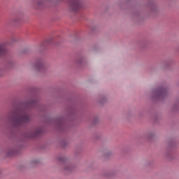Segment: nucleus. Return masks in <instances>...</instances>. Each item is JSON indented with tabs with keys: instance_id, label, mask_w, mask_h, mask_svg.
<instances>
[{
	"instance_id": "nucleus-1",
	"label": "nucleus",
	"mask_w": 179,
	"mask_h": 179,
	"mask_svg": "<svg viewBox=\"0 0 179 179\" xmlns=\"http://www.w3.org/2000/svg\"><path fill=\"white\" fill-rule=\"evenodd\" d=\"M31 121V115L24 109L12 110L7 115L6 124L19 126Z\"/></svg>"
},
{
	"instance_id": "nucleus-2",
	"label": "nucleus",
	"mask_w": 179,
	"mask_h": 179,
	"mask_svg": "<svg viewBox=\"0 0 179 179\" xmlns=\"http://www.w3.org/2000/svg\"><path fill=\"white\" fill-rule=\"evenodd\" d=\"M167 94V89L164 87L155 88L150 92V96L155 100H163Z\"/></svg>"
},
{
	"instance_id": "nucleus-3",
	"label": "nucleus",
	"mask_w": 179,
	"mask_h": 179,
	"mask_svg": "<svg viewBox=\"0 0 179 179\" xmlns=\"http://www.w3.org/2000/svg\"><path fill=\"white\" fill-rule=\"evenodd\" d=\"M86 2L85 0H70L69 2V10L71 12H77L79 9L85 8Z\"/></svg>"
},
{
	"instance_id": "nucleus-4",
	"label": "nucleus",
	"mask_w": 179,
	"mask_h": 179,
	"mask_svg": "<svg viewBox=\"0 0 179 179\" xmlns=\"http://www.w3.org/2000/svg\"><path fill=\"white\" fill-rule=\"evenodd\" d=\"M43 134V127H38L30 129L26 134L25 137L31 138H37L38 135H41Z\"/></svg>"
},
{
	"instance_id": "nucleus-5",
	"label": "nucleus",
	"mask_w": 179,
	"mask_h": 179,
	"mask_svg": "<svg viewBox=\"0 0 179 179\" xmlns=\"http://www.w3.org/2000/svg\"><path fill=\"white\" fill-rule=\"evenodd\" d=\"M34 68L38 72H45L48 69V64L43 60H38L34 64Z\"/></svg>"
},
{
	"instance_id": "nucleus-6",
	"label": "nucleus",
	"mask_w": 179,
	"mask_h": 179,
	"mask_svg": "<svg viewBox=\"0 0 179 179\" xmlns=\"http://www.w3.org/2000/svg\"><path fill=\"white\" fill-rule=\"evenodd\" d=\"M36 106H37V98L35 96L28 98L24 103L25 108H33L36 107Z\"/></svg>"
},
{
	"instance_id": "nucleus-7",
	"label": "nucleus",
	"mask_w": 179,
	"mask_h": 179,
	"mask_svg": "<svg viewBox=\"0 0 179 179\" xmlns=\"http://www.w3.org/2000/svg\"><path fill=\"white\" fill-rule=\"evenodd\" d=\"M12 43H16L15 38H11V42L0 43V58L6 54V44H12Z\"/></svg>"
},
{
	"instance_id": "nucleus-8",
	"label": "nucleus",
	"mask_w": 179,
	"mask_h": 179,
	"mask_svg": "<svg viewBox=\"0 0 179 179\" xmlns=\"http://www.w3.org/2000/svg\"><path fill=\"white\" fill-rule=\"evenodd\" d=\"M64 122H65V119L64 117H60L55 121V125L59 129L62 125H64Z\"/></svg>"
},
{
	"instance_id": "nucleus-9",
	"label": "nucleus",
	"mask_w": 179,
	"mask_h": 179,
	"mask_svg": "<svg viewBox=\"0 0 179 179\" xmlns=\"http://www.w3.org/2000/svg\"><path fill=\"white\" fill-rule=\"evenodd\" d=\"M64 171H66L67 173H69L72 171V166L69 164H65L63 167Z\"/></svg>"
},
{
	"instance_id": "nucleus-10",
	"label": "nucleus",
	"mask_w": 179,
	"mask_h": 179,
	"mask_svg": "<svg viewBox=\"0 0 179 179\" xmlns=\"http://www.w3.org/2000/svg\"><path fill=\"white\" fill-rule=\"evenodd\" d=\"M76 62L78 65H82L85 62V57H79Z\"/></svg>"
},
{
	"instance_id": "nucleus-11",
	"label": "nucleus",
	"mask_w": 179,
	"mask_h": 179,
	"mask_svg": "<svg viewBox=\"0 0 179 179\" xmlns=\"http://www.w3.org/2000/svg\"><path fill=\"white\" fill-rule=\"evenodd\" d=\"M21 20H22V17L20 16H16L13 19V22L14 23H19V22H20Z\"/></svg>"
},
{
	"instance_id": "nucleus-12",
	"label": "nucleus",
	"mask_w": 179,
	"mask_h": 179,
	"mask_svg": "<svg viewBox=\"0 0 179 179\" xmlns=\"http://www.w3.org/2000/svg\"><path fill=\"white\" fill-rule=\"evenodd\" d=\"M45 3V1L38 0L37 1V6H39V7L44 6Z\"/></svg>"
},
{
	"instance_id": "nucleus-13",
	"label": "nucleus",
	"mask_w": 179,
	"mask_h": 179,
	"mask_svg": "<svg viewBox=\"0 0 179 179\" xmlns=\"http://www.w3.org/2000/svg\"><path fill=\"white\" fill-rule=\"evenodd\" d=\"M106 101H107V96H102L100 99V102L106 103Z\"/></svg>"
},
{
	"instance_id": "nucleus-14",
	"label": "nucleus",
	"mask_w": 179,
	"mask_h": 179,
	"mask_svg": "<svg viewBox=\"0 0 179 179\" xmlns=\"http://www.w3.org/2000/svg\"><path fill=\"white\" fill-rule=\"evenodd\" d=\"M4 73H5V68L0 67V76H2Z\"/></svg>"
},
{
	"instance_id": "nucleus-15",
	"label": "nucleus",
	"mask_w": 179,
	"mask_h": 179,
	"mask_svg": "<svg viewBox=\"0 0 179 179\" xmlns=\"http://www.w3.org/2000/svg\"><path fill=\"white\" fill-rule=\"evenodd\" d=\"M59 162H66V158L65 157H59L58 158Z\"/></svg>"
},
{
	"instance_id": "nucleus-16",
	"label": "nucleus",
	"mask_w": 179,
	"mask_h": 179,
	"mask_svg": "<svg viewBox=\"0 0 179 179\" xmlns=\"http://www.w3.org/2000/svg\"><path fill=\"white\" fill-rule=\"evenodd\" d=\"M148 138H150V139H152V138H155V133H150L148 135Z\"/></svg>"
},
{
	"instance_id": "nucleus-17",
	"label": "nucleus",
	"mask_w": 179,
	"mask_h": 179,
	"mask_svg": "<svg viewBox=\"0 0 179 179\" xmlns=\"http://www.w3.org/2000/svg\"><path fill=\"white\" fill-rule=\"evenodd\" d=\"M177 107H179V100L177 101L173 105V108H177Z\"/></svg>"
},
{
	"instance_id": "nucleus-18",
	"label": "nucleus",
	"mask_w": 179,
	"mask_h": 179,
	"mask_svg": "<svg viewBox=\"0 0 179 179\" xmlns=\"http://www.w3.org/2000/svg\"><path fill=\"white\" fill-rule=\"evenodd\" d=\"M151 10H152V12H157V8H156V6H153Z\"/></svg>"
},
{
	"instance_id": "nucleus-19",
	"label": "nucleus",
	"mask_w": 179,
	"mask_h": 179,
	"mask_svg": "<svg viewBox=\"0 0 179 179\" xmlns=\"http://www.w3.org/2000/svg\"><path fill=\"white\" fill-rule=\"evenodd\" d=\"M31 163H32L33 164H37V163H38V160L34 159V160H33V161L31 162Z\"/></svg>"
},
{
	"instance_id": "nucleus-20",
	"label": "nucleus",
	"mask_w": 179,
	"mask_h": 179,
	"mask_svg": "<svg viewBox=\"0 0 179 179\" xmlns=\"http://www.w3.org/2000/svg\"><path fill=\"white\" fill-rule=\"evenodd\" d=\"M94 124H96V122H99V117H95L94 119Z\"/></svg>"
},
{
	"instance_id": "nucleus-21",
	"label": "nucleus",
	"mask_w": 179,
	"mask_h": 179,
	"mask_svg": "<svg viewBox=\"0 0 179 179\" xmlns=\"http://www.w3.org/2000/svg\"><path fill=\"white\" fill-rule=\"evenodd\" d=\"M108 155H111V152L110 151H108Z\"/></svg>"
},
{
	"instance_id": "nucleus-22",
	"label": "nucleus",
	"mask_w": 179,
	"mask_h": 179,
	"mask_svg": "<svg viewBox=\"0 0 179 179\" xmlns=\"http://www.w3.org/2000/svg\"><path fill=\"white\" fill-rule=\"evenodd\" d=\"M177 50H178V51H179V46L178 47Z\"/></svg>"
},
{
	"instance_id": "nucleus-23",
	"label": "nucleus",
	"mask_w": 179,
	"mask_h": 179,
	"mask_svg": "<svg viewBox=\"0 0 179 179\" xmlns=\"http://www.w3.org/2000/svg\"><path fill=\"white\" fill-rule=\"evenodd\" d=\"M0 173H1V170H0Z\"/></svg>"
}]
</instances>
